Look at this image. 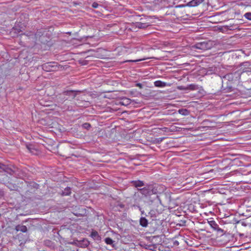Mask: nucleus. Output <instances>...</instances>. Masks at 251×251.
Returning a JSON list of instances; mask_svg holds the SVG:
<instances>
[{
	"instance_id": "1",
	"label": "nucleus",
	"mask_w": 251,
	"mask_h": 251,
	"mask_svg": "<svg viewBox=\"0 0 251 251\" xmlns=\"http://www.w3.org/2000/svg\"><path fill=\"white\" fill-rule=\"evenodd\" d=\"M138 191L151 202L157 200L160 203L161 200L158 194L164 191V188L158 184H147L143 188L138 189Z\"/></svg>"
},
{
	"instance_id": "2",
	"label": "nucleus",
	"mask_w": 251,
	"mask_h": 251,
	"mask_svg": "<svg viewBox=\"0 0 251 251\" xmlns=\"http://www.w3.org/2000/svg\"><path fill=\"white\" fill-rule=\"evenodd\" d=\"M114 92V91L113 92L111 91V93L112 92V94H111V99H113L112 100H111V113L112 111L117 110L116 108L113 107L114 104L127 106L131 103L130 99L126 97L117 99Z\"/></svg>"
},
{
	"instance_id": "3",
	"label": "nucleus",
	"mask_w": 251,
	"mask_h": 251,
	"mask_svg": "<svg viewBox=\"0 0 251 251\" xmlns=\"http://www.w3.org/2000/svg\"><path fill=\"white\" fill-rule=\"evenodd\" d=\"M212 47L213 43L211 41H206L197 43L193 46V48L204 51L211 49Z\"/></svg>"
},
{
	"instance_id": "4",
	"label": "nucleus",
	"mask_w": 251,
	"mask_h": 251,
	"mask_svg": "<svg viewBox=\"0 0 251 251\" xmlns=\"http://www.w3.org/2000/svg\"><path fill=\"white\" fill-rule=\"evenodd\" d=\"M57 63L55 62H48L42 65V69L46 72L54 71L57 68Z\"/></svg>"
},
{
	"instance_id": "5",
	"label": "nucleus",
	"mask_w": 251,
	"mask_h": 251,
	"mask_svg": "<svg viewBox=\"0 0 251 251\" xmlns=\"http://www.w3.org/2000/svg\"><path fill=\"white\" fill-rule=\"evenodd\" d=\"M245 72L244 70L242 72L236 71L234 73H229L225 76V78L229 81H236L240 79L241 74Z\"/></svg>"
},
{
	"instance_id": "6",
	"label": "nucleus",
	"mask_w": 251,
	"mask_h": 251,
	"mask_svg": "<svg viewBox=\"0 0 251 251\" xmlns=\"http://www.w3.org/2000/svg\"><path fill=\"white\" fill-rule=\"evenodd\" d=\"M72 244L75 245L80 248H87L90 244V242L87 239L84 238L80 240H74Z\"/></svg>"
},
{
	"instance_id": "7",
	"label": "nucleus",
	"mask_w": 251,
	"mask_h": 251,
	"mask_svg": "<svg viewBox=\"0 0 251 251\" xmlns=\"http://www.w3.org/2000/svg\"><path fill=\"white\" fill-rule=\"evenodd\" d=\"M77 92H80V91L75 90L64 91L61 94H59V98L62 96H69L72 97V99H74L76 97Z\"/></svg>"
},
{
	"instance_id": "8",
	"label": "nucleus",
	"mask_w": 251,
	"mask_h": 251,
	"mask_svg": "<svg viewBox=\"0 0 251 251\" xmlns=\"http://www.w3.org/2000/svg\"><path fill=\"white\" fill-rule=\"evenodd\" d=\"M112 204H113L112 209L115 211H121L125 207V205L121 202L119 201L116 202L113 199L112 201L111 200V205Z\"/></svg>"
},
{
	"instance_id": "9",
	"label": "nucleus",
	"mask_w": 251,
	"mask_h": 251,
	"mask_svg": "<svg viewBox=\"0 0 251 251\" xmlns=\"http://www.w3.org/2000/svg\"><path fill=\"white\" fill-rule=\"evenodd\" d=\"M111 137L114 141H119L122 138V136L119 132H117L115 128L111 129Z\"/></svg>"
},
{
	"instance_id": "10",
	"label": "nucleus",
	"mask_w": 251,
	"mask_h": 251,
	"mask_svg": "<svg viewBox=\"0 0 251 251\" xmlns=\"http://www.w3.org/2000/svg\"><path fill=\"white\" fill-rule=\"evenodd\" d=\"M46 32V30L43 29H38L35 34L36 39H38L41 42H43L41 38L44 36Z\"/></svg>"
},
{
	"instance_id": "11",
	"label": "nucleus",
	"mask_w": 251,
	"mask_h": 251,
	"mask_svg": "<svg viewBox=\"0 0 251 251\" xmlns=\"http://www.w3.org/2000/svg\"><path fill=\"white\" fill-rule=\"evenodd\" d=\"M210 226L215 230L218 231L223 232V230L219 227L218 225L216 223L215 221L212 220L208 222Z\"/></svg>"
},
{
	"instance_id": "12",
	"label": "nucleus",
	"mask_w": 251,
	"mask_h": 251,
	"mask_svg": "<svg viewBox=\"0 0 251 251\" xmlns=\"http://www.w3.org/2000/svg\"><path fill=\"white\" fill-rule=\"evenodd\" d=\"M132 186L136 188L141 187L145 186V183L143 181L140 180H132L130 181Z\"/></svg>"
},
{
	"instance_id": "13",
	"label": "nucleus",
	"mask_w": 251,
	"mask_h": 251,
	"mask_svg": "<svg viewBox=\"0 0 251 251\" xmlns=\"http://www.w3.org/2000/svg\"><path fill=\"white\" fill-rule=\"evenodd\" d=\"M26 148L27 149V150L29 151L30 153H31L32 154H34V155L38 154L39 151L36 149H35L34 145L29 144V145H27L26 146Z\"/></svg>"
},
{
	"instance_id": "14",
	"label": "nucleus",
	"mask_w": 251,
	"mask_h": 251,
	"mask_svg": "<svg viewBox=\"0 0 251 251\" xmlns=\"http://www.w3.org/2000/svg\"><path fill=\"white\" fill-rule=\"evenodd\" d=\"M203 1V0H192L189 1L187 4V6L190 7H195L199 5Z\"/></svg>"
},
{
	"instance_id": "15",
	"label": "nucleus",
	"mask_w": 251,
	"mask_h": 251,
	"mask_svg": "<svg viewBox=\"0 0 251 251\" xmlns=\"http://www.w3.org/2000/svg\"><path fill=\"white\" fill-rule=\"evenodd\" d=\"M15 229L17 231H20L24 233L26 232L27 230V227L25 226L20 225H18L16 226Z\"/></svg>"
},
{
	"instance_id": "16",
	"label": "nucleus",
	"mask_w": 251,
	"mask_h": 251,
	"mask_svg": "<svg viewBox=\"0 0 251 251\" xmlns=\"http://www.w3.org/2000/svg\"><path fill=\"white\" fill-rule=\"evenodd\" d=\"M150 26V25L148 23H143L141 22H138L136 23V26L139 28L145 29Z\"/></svg>"
},
{
	"instance_id": "17",
	"label": "nucleus",
	"mask_w": 251,
	"mask_h": 251,
	"mask_svg": "<svg viewBox=\"0 0 251 251\" xmlns=\"http://www.w3.org/2000/svg\"><path fill=\"white\" fill-rule=\"evenodd\" d=\"M154 86L157 87H164L166 86V83L160 80H157L154 82Z\"/></svg>"
},
{
	"instance_id": "18",
	"label": "nucleus",
	"mask_w": 251,
	"mask_h": 251,
	"mask_svg": "<svg viewBox=\"0 0 251 251\" xmlns=\"http://www.w3.org/2000/svg\"><path fill=\"white\" fill-rule=\"evenodd\" d=\"M71 193V189L69 187H67L62 191L61 195L62 196H69Z\"/></svg>"
},
{
	"instance_id": "19",
	"label": "nucleus",
	"mask_w": 251,
	"mask_h": 251,
	"mask_svg": "<svg viewBox=\"0 0 251 251\" xmlns=\"http://www.w3.org/2000/svg\"><path fill=\"white\" fill-rule=\"evenodd\" d=\"M91 236L92 238H93L94 240H96L97 241H100V237L99 235V234L97 231H93L91 232Z\"/></svg>"
},
{
	"instance_id": "20",
	"label": "nucleus",
	"mask_w": 251,
	"mask_h": 251,
	"mask_svg": "<svg viewBox=\"0 0 251 251\" xmlns=\"http://www.w3.org/2000/svg\"><path fill=\"white\" fill-rule=\"evenodd\" d=\"M140 224L143 227H146L148 225V221L145 217H141L140 219Z\"/></svg>"
},
{
	"instance_id": "21",
	"label": "nucleus",
	"mask_w": 251,
	"mask_h": 251,
	"mask_svg": "<svg viewBox=\"0 0 251 251\" xmlns=\"http://www.w3.org/2000/svg\"><path fill=\"white\" fill-rule=\"evenodd\" d=\"M178 112L183 116H187L190 114V111L188 109L183 108L179 109Z\"/></svg>"
},
{
	"instance_id": "22",
	"label": "nucleus",
	"mask_w": 251,
	"mask_h": 251,
	"mask_svg": "<svg viewBox=\"0 0 251 251\" xmlns=\"http://www.w3.org/2000/svg\"><path fill=\"white\" fill-rule=\"evenodd\" d=\"M122 52V48L121 47H118L116 48L114 50H113V53H112V55L113 56L117 55H121V53H120Z\"/></svg>"
},
{
	"instance_id": "23",
	"label": "nucleus",
	"mask_w": 251,
	"mask_h": 251,
	"mask_svg": "<svg viewBox=\"0 0 251 251\" xmlns=\"http://www.w3.org/2000/svg\"><path fill=\"white\" fill-rule=\"evenodd\" d=\"M113 27L114 29L112 31H111V32L114 33H118V29H119V26L117 24H111V28Z\"/></svg>"
},
{
	"instance_id": "24",
	"label": "nucleus",
	"mask_w": 251,
	"mask_h": 251,
	"mask_svg": "<svg viewBox=\"0 0 251 251\" xmlns=\"http://www.w3.org/2000/svg\"><path fill=\"white\" fill-rule=\"evenodd\" d=\"M187 89L191 90H196L199 89V86L195 84H191L188 86Z\"/></svg>"
},
{
	"instance_id": "25",
	"label": "nucleus",
	"mask_w": 251,
	"mask_h": 251,
	"mask_svg": "<svg viewBox=\"0 0 251 251\" xmlns=\"http://www.w3.org/2000/svg\"><path fill=\"white\" fill-rule=\"evenodd\" d=\"M57 99H58V101L59 102L63 103L64 101L68 99L67 98H66V96H62L60 98H59V95Z\"/></svg>"
},
{
	"instance_id": "26",
	"label": "nucleus",
	"mask_w": 251,
	"mask_h": 251,
	"mask_svg": "<svg viewBox=\"0 0 251 251\" xmlns=\"http://www.w3.org/2000/svg\"><path fill=\"white\" fill-rule=\"evenodd\" d=\"M83 128L89 129L91 127V125L88 123H85L82 125Z\"/></svg>"
},
{
	"instance_id": "27",
	"label": "nucleus",
	"mask_w": 251,
	"mask_h": 251,
	"mask_svg": "<svg viewBox=\"0 0 251 251\" xmlns=\"http://www.w3.org/2000/svg\"><path fill=\"white\" fill-rule=\"evenodd\" d=\"M244 17L249 20H251V12H247L244 14Z\"/></svg>"
},
{
	"instance_id": "28",
	"label": "nucleus",
	"mask_w": 251,
	"mask_h": 251,
	"mask_svg": "<svg viewBox=\"0 0 251 251\" xmlns=\"http://www.w3.org/2000/svg\"><path fill=\"white\" fill-rule=\"evenodd\" d=\"M99 6V4L98 3H97V2H93L92 4V7L95 8L98 7Z\"/></svg>"
},
{
	"instance_id": "29",
	"label": "nucleus",
	"mask_w": 251,
	"mask_h": 251,
	"mask_svg": "<svg viewBox=\"0 0 251 251\" xmlns=\"http://www.w3.org/2000/svg\"><path fill=\"white\" fill-rule=\"evenodd\" d=\"M164 139H165V137L157 138V143H159L161 142Z\"/></svg>"
},
{
	"instance_id": "30",
	"label": "nucleus",
	"mask_w": 251,
	"mask_h": 251,
	"mask_svg": "<svg viewBox=\"0 0 251 251\" xmlns=\"http://www.w3.org/2000/svg\"><path fill=\"white\" fill-rule=\"evenodd\" d=\"M105 241L107 244L110 245V237H107L105 239Z\"/></svg>"
},
{
	"instance_id": "31",
	"label": "nucleus",
	"mask_w": 251,
	"mask_h": 251,
	"mask_svg": "<svg viewBox=\"0 0 251 251\" xmlns=\"http://www.w3.org/2000/svg\"><path fill=\"white\" fill-rule=\"evenodd\" d=\"M110 242H111V246H112L113 248H114L116 249V248H115V245L114 244H113L114 242L112 241V239H111Z\"/></svg>"
},
{
	"instance_id": "32",
	"label": "nucleus",
	"mask_w": 251,
	"mask_h": 251,
	"mask_svg": "<svg viewBox=\"0 0 251 251\" xmlns=\"http://www.w3.org/2000/svg\"><path fill=\"white\" fill-rule=\"evenodd\" d=\"M227 27H228V28L230 30H233V29H234L236 28V27H232L231 25H227Z\"/></svg>"
},
{
	"instance_id": "33",
	"label": "nucleus",
	"mask_w": 251,
	"mask_h": 251,
	"mask_svg": "<svg viewBox=\"0 0 251 251\" xmlns=\"http://www.w3.org/2000/svg\"><path fill=\"white\" fill-rule=\"evenodd\" d=\"M142 59H140V60H126V61H125V62H136V61H140V60H142Z\"/></svg>"
},
{
	"instance_id": "34",
	"label": "nucleus",
	"mask_w": 251,
	"mask_h": 251,
	"mask_svg": "<svg viewBox=\"0 0 251 251\" xmlns=\"http://www.w3.org/2000/svg\"><path fill=\"white\" fill-rule=\"evenodd\" d=\"M136 86L139 87L140 88H142V84L141 83H137Z\"/></svg>"
},
{
	"instance_id": "35",
	"label": "nucleus",
	"mask_w": 251,
	"mask_h": 251,
	"mask_svg": "<svg viewBox=\"0 0 251 251\" xmlns=\"http://www.w3.org/2000/svg\"><path fill=\"white\" fill-rule=\"evenodd\" d=\"M179 242L177 241H175L174 242V245H178Z\"/></svg>"
},
{
	"instance_id": "36",
	"label": "nucleus",
	"mask_w": 251,
	"mask_h": 251,
	"mask_svg": "<svg viewBox=\"0 0 251 251\" xmlns=\"http://www.w3.org/2000/svg\"><path fill=\"white\" fill-rule=\"evenodd\" d=\"M184 6H185L184 5H179L176 6V7H184Z\"/></svg>"
},
{
	"instance_id": "37",
	"label": "nucleus",
	"mask_w": 251,
	"mask_h": 251,
	"mask_svg": "<svg viewBox=\"0 0 251 251\" xmlns=\"http://www.w3.org/2000/svg\"><path fill=\"white\" fill-rule=\"evenodd\" d=\"M139 210H140L141 211V212L142 214H144V211H142V209H141V208L140 207H139Z\"/></svg>"
},
{
	"instance_id": "38",
	"label": "nucleus",
	"mask_w": 251,
	"mask_h": 251,
	"mask_svg": "<svg viewBox=\"0 0 251 251\" xmlns=\"http://www.w3.org/2000/svg\"><path fill=\"white\" fill-rule=\"evenodd\" d=\"M3 164L0 163V168H2L1 166H3Z\"/></svg>"
},
{
	"instance_id": "39",
	"label": "nucleus",
	"mask_w": 251,
	"mask_h": 251,
	"mask_svg": "<svg viewBox=\"0 0 251 251\" xmlns=\"http://www.w3.org/2000/svg\"><path fill=\"white\" fill-rule=\"evenodd\" d=\"M245 63H246V62H244V63L241 65V66H242V65H244V64H245Z\"/></svg>"
},
{
	"instance_id": "40",
	"label": "nucleus",
	"mask_w": 251,
	"mask_h": 251,
	"mask_svg": "<svg viewBox=\"0 0 251 251\" xmlns=\"http://www.w3.org/2000/svg\"><path fill=\"white\" fill-rule=\"evenodd\" d=\"M1 216V214L0 213V216Z\"/></svg>"
}]
</instances>
